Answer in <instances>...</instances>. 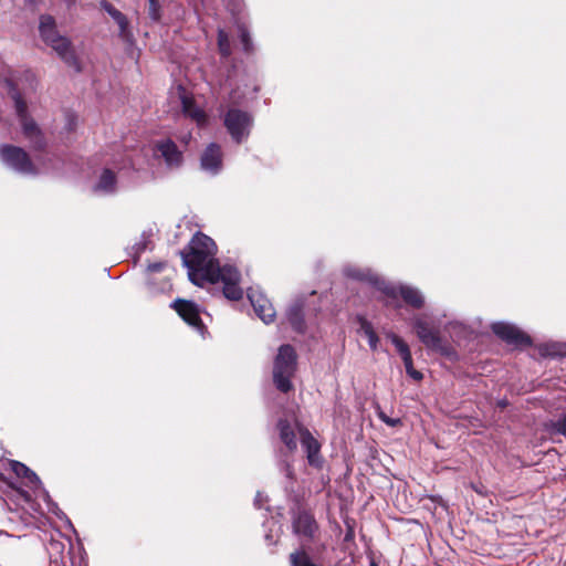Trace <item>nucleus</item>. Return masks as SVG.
Returning a JSON list of instances; mask_svg holds the SVG:
<instances>
[{
    "mask_svg": "<svg viewBox=\"0 0 566 566\" xmlns=\"http://www.w3.org/2000/svg\"><path fill=\"white\" fill-rule=\"evenodd\" d=\"M359 324H360V329L364 332L365 336L368 338V344L370 346V349L376 350L378 342H379V337H378L377 333L375 332L371 323L368 322L366 318L360 317Z\"/></svg>",
    "mask_w": 566,
    "mask_h": 566,
    "instance_id": "a878e982",
    "label": "nucleus"
},
{
    "mask_svg": "<svg viewBox=\"0 0 566 566\" xmlns=\"http://www.w3.org/2000/svg\"><path fill=\"white\" fill-rule=\"evenodd\" d=\"M380 418L384 422H386L387 424L391 426V427H396L400 420L399 419H392V418H389L387 417L386 415L381 413L380 415Z\"/></svg>",
    "mask_w": 566,
    "mask_h": 566,
    "instance_id": "c9c22d12",
    "label": "nucleus"
},
{
    "mask_svg": "<svg viewBox=\"0 0 566 566\" xmlns=\"http://www.w3.org/2000/svg\"><path fill=\"white\" fill-rule=\"evenodd\" d=\"M297 370V354L290 344L279 347L277 355L273 363V382L275 388L287 394L294 389L292 378Z\"/></svg>",
    "mask_w": 566,
    "mask_h": 566,
    "instance_id": "7ed1b4c3",
    "label": "nucleus"
},
{
    "mask_svg": "<svg viewBox=\"0 0 566 566\" xmlns=\"http://www.w3.org/2000/svg\"><path fill=\"white\" fill-rule=\"evenodd\" d=\"M258 506H261V499L256 500V503H255Z\"/></svg>",
    "mask_w": 566,
    "mask_h": 566,
    "instance_id": "a19ab883",
    "label": "nucleus"
},
{
    "mask_svg": "<svg viewBox=\"0 0 566 566\" xmlns=\"http://www.w3.org/2000/svg\"><path fill=\"white\" fill-rule=\"evenodd\" d=\"M308 566H317V565H315L314 563H312V564H311V565H308Z\"/></svg>",
    "mask_w": 566,
    "mask_h": 566,
    "instance_id": "c03bdc74",
    "label": "nucleus"
},
{
    "mask_svg": "<svg viewBox=\"0 0 566 566\" xmlns=\"http://www.w3.org/2000/svg\"><path fill=\"white\" fill-rule=\"evenodd\" d=\"M350 276L356 279V280H359V281L368 282L375 289H376V284L374 283V279H380L376 274H373V273H369V272H365V271H361V270H355V271L350 272Z\"/></svg>",
    "mask_w": 566,
    "mask_h": 566,
    "instance_id": "2f4dec72",
    "label": "nucleus"
},
{
    "mask_svg": "<svg viewBox=\"0 0 566 566\" xmlns=\"http://www.w3.org/2000/svg\"><path fill=\"white\" fill-rule=\"evenodd\" d=\"M1 160L12 169L22 174H35L36 169L29 154L21 147L13 145L0 146Z\"/></svg>",
    "mask_w": 566,
    "mask_h": 566,
    "instance_id": "6e6552de",
    "label": "nucleus"
},
{
    "mask_svg": "<svg viewBox=\"0 0 566 566\" xmlns=\"http://www.w3.org/2000/svg\"><path fill=\"white\" fill-rule=\"evenodd\" d=\"M411 499H412L415 502H419V497H417V496H413V497H411Z\"/></svg>",
    "mask_w": 566,
    "mask_h": 566,
    "instance_id": "79ce46f5",
    "label": "nucleus"
},
{
    "mask_svg": "<svg viewBox=\"0 0 566 566\" xmlns=\"http://www.w3.org/2000/svg\"><path fill=\"white\" fill-rule=\"evenodd\" d=\"M301 443L306 452L307 462L311 467L321 469L324 463V459L321 455V443L313 437V434L306 428L300 429Z\"/></svg>",
    "mask_w": 566,
    "mask_h": 566,
    "instance_id": "dca6fc26",
    "label": "nucleus"
},
{
    "mask_svg": "<svg viewBox=\"0 0 566 566\" xmlns=\"http://www.w3.org/2000/svg\"><path fill=\"white\" fill-rule=\"evenodd\" d=\"M170 307L176 311L184 322L196 331L200 333L206 331V325L200 317V310L195 302L185 298H176Z\"/></svg>",
    "mask_w": 566,
    "mask_h": 566,
    "instance_id": "f8f14e48",
    "label": "nucleus"
},
{
    "mask_svg": "<svg viewBox=\"0 0 566 566\" xmlns=\"http://www.w3.org/2000/svg\"><path fill=\"white\" fill-rule=\"evenodd\" d=\"M165 264L161 262L153 263L148 265V271L154 272H160L164 269Z\"/></svg>",
    "mask_w": 566,
    "mask_h": 566,
    "instance_id": "e433bc0d",
    "label": "nucleus"
},
{
    "mask_svg": "<svg viewBox=\"0 0 566 566\" xmlns=\"http://www.w3.org/2000/svg\"><path fill=\"white\" fill-rule=\"evenodd\" d=\"M218 50L223 57H229L232 53L228 33L220 29L217 34Z\"/></svg>",
    "mask_w": 566,
    "mask_h": 566,
    "instance_id": "bb28decb",
    "label": "nucleus"
},
{
    "mask_svg": "<svg viewBox=\"0 0 566 566\" xmlns=\"http://www.w3.org/2000/svg\"><path fill=\"white\" fill-rule=\"evenodd\" d=\"M148 17L158 22L161 19V6L158 0H148Z\"/></svg>",
    "mask_w": 566,
    "mask_h": 566,
    "instance_id": "7c9ffc66",
    "label": "nucleus"
},
{
    "mask_svg": "<svg viewBox=\"0 0 566 566\" xmlns=\"http://www.w3.org/2000/svg\"><path fill=\"white\" fill-rule=\"evenodd\" d=\"M116 175L113 170L106 168L103 170L97 185L95 186V190H101L105 192H113L116 187Z\"/></svg>",
    "mask_w": 566,
    "mask_h": 566,
    "instance_id": "393cba45",
    "label": "nucleus"
},
{
    "mask_svg": "<svg viewBox=\"0 0 566 566\" xmlns=\"http://www.w3.org/2000/svg\"><path fill=\"white\" fill-rule=\"evenodd\" d=\"M182 112L198 124H205L207 122V114L203 109L196 105L192 97L182 96L181 98Z\"/></svg>",
    "mask_w": 566,
    "mask_h": 566,
    "instance_id": "5701e85b",
    "label": "nucleus"
},
{
    "mask_svg": "<svg viewBox=\"0 0 566 566\" xmlns=\"http://www.w3.org/2000/svg\"><path fill=\"white\" fill-rule=\"evenodd\" d=\"M307 544L302 543V549L294 552L290 555V562L292 566H308L312 560L305 551Z\"/></svg>",
    "mask_w": 566,
    "mask_h": 566,
    "instance_id": "cd10ccee",
    "label": "nucleus"
},
{
    "mask_svg": "<svg viewBox=\"0 0 566 566\" xmlns=\"http://www.w3.org/2000/svg\"><path fill=\"white\" fill-rule=\"evenodd\" d=\"M3 480V474L0 472V481Z\"/></svg>",
    "mask_w": 566,
    "mask_h": 566,
    "instance_id": "37998d69",
    "label": "nucleus"
},
{
    "mask_svg": "<svg viewBox=\"0 0 566 566\" xmlns=\"http://www.w3.org/2000/svg\"><path fill=\"white\" fill-rule=\"evenodd\" d=\"M223 295L230 301H239L243 297V290L239 283L223 285Z\"/></svg>",
    "mask_w": 566,
    "mask_h": 566,
    "instance_id": "c85d7f7f",
    "label": "nucleus"
},
{
    "mask_svg": "<svg viewBox=\"0 0 566 566\" xmlns=\"http://www.w3.org/2000/svg\"><path fill=\"white\" fill-rule=\"evenodd\" d=\"M154 157L163 159L168 168H179L184 163V154L170 138L155 140L153 144Z\"/></svg>",
    "mask_w": 566,
    "mask_h": 566,
    "instance_id": "9b49d317",
    "label": "nucleus"
},
{
    "mask_svg": "<svg viewBox=\"0 0 566 566\" xmlns=\"http://www.w3.org/2000/svg\"><path fill=\"white\" fill-rule=\"evenodd\" d=\"M491 331L501 340L516 348L531 347L533 344V340L530 335L520 329L517 326L510 323H493L491 325Z\"/></svg>",
    "mask_w": 566,
    "mask_h": 566,
    "instance_id": "9d476101",
    "label": "nucleus"
},
{
    "mask_svg": "<svg viewBox=\"0 0 566 566\" xmlns=\"http://www.w3.org/2000/svg\"><path fill=\"white\" fill-rule=\"evenodd\" d=\"M248 296L255 314L265 324L272 323L275 317V310L272 306L271 302L261 294H249Z\"/></svg>",
    "mask_w": 566,
    "mask_h": 566,
    "instance_id": "6ab92c4d",
    "label": "nucleus"
},
{
    "mask_svg": "<svg viewBox=\"0 0 566 566\" xmlns=\"http://www.w3.org/2000/svg\"><path fill=\"white\" fill-rule=\"evenodd\" d=\"M9 464L12 472L21 480L22 484L28 488L30 492H33L36 495H49L38 474L29 467L15 460H11Z\"/></svg>",
    "mask_w": 566,
    "mask_h": 566,
    "instance_id": "ddd939ff",
    "label": "nucleus"
},
{
    "mask_svg": "<svg viewBox=\"0 0 566 566\" xmlns=\"http://www.w3.org/2000/svg\"><path fill=\"white\" fill-rule=\"evenodd\" d=\"M293 531L302 537V543L315 542L319 536V526L313 514L298 507L293 515Z\"/></svg>",
    "mask_w": 566,
    "mask_h": 566,
    "instance_id": "1a4fd4ad",
    "label": "nucleus"
},
{
    "mask_svg": "<svg viewBox=\"0 0 566 566\" xmlns=\"http://www.w3.org/2000/svg\"><path fill=\"white\" fill-rule=\"evenodd\" d=\"M412 329L419 340L430 350L437 352L446 357L454 355L453 348L443 342L439 328L422 317L412 321Z\"/></svg>",
    "mask_w": 566,
    "mask_h": 566,
    "instance_id": "39448f33",
    "label": "nucleus"
},
{
    "mask_svg": "<svg viewBox=\"0 0 566 566\" xmlns=\"http://www.w3.org/2000/svg\"><path fill=\"white\" fill-rule=\"evenodd\" d=\"M66 2V6L70 8L76 3V0H64Z\"/></svg>",
    "mask_w": 566,
    "mask_h": 566,
    "instance_id": "4c0bfd02",
    "label": "nucleus"
},
{
    "mask_svg": "<svg viewBox=\"0 0 566 566\" xmlns=\"http://www.w3.org/2000/svg\"><path fill=\"white\" fill-rule=\"evenodd\" d=\"M223 125L232 140L237 144H241L247 140L250 135L253 117L245 111L229 108L223 116Z\"/></svg>",
    "mask_w": 566,
    "mask_h": 566,
    "instance_id": "423d86ee",
    "label": "nucleus"
},
{
    "mask_svg": "<svg viewBox=\"0 0 566 566\" xmlns=\"http://www.w3.org/2000/svg\"><path fill=\"white\" fill-rule=\"evenodd\" d=\"M277 430L280 432V439L285 444L290 452H293L297 448L296 436L287 419H280L277 421Z\"/></svg>",
    "mask_w": 566,
    "mask_h": 566,
    "instance_id": "4be33fe9",
    "label": "nucleus"
},
{
    "mask_svg": "<svg viewBox=\"0 0 566 566\" xmlns=\"http://www.w3.org/2000/svg\"><path fill=\"white\" fill-rule=\"evenodd\" d=\"M552 428L555 432L566 436V412L552 423Z\"/></svg>",
    "mask_w": 566,
    "mask_h": 566,
    "instance_id": "473e14b6",
    "label": "nucleus"
},
{
    "mask_svg": "<svg viewBox=\"0 0 566 566\" xmlns=\"http://www.w3.org/2000/svg\"><path fill=\"white\" fill-rule=\"evenodd\" d=\"M286 471H287V474L290 475L291 474V467H290V464L286 465Z\"/></svg>",
    "mask_w": 566,
    "mask_h": 566,
    "instance_id": "ea45409f",
    "label": "nucleus"
},
{
    "mask_svg": "<svg viewBox=\"0 0 566 566\" xmlns=\"http://www.w3.org/2000/svg\"><path fill=\"white\" fill-rule=\"evenodd\" d=\"M7 84L9 86V95L14 102L15 113L24 137L30 142L33 149L44 150L46 146L45 137L35 120L29 115L25 99L12 81H7Z\"/></svg>",
    "mask_w": 566,
    "mask_h": 566,
    "instance_id": "f03ea898",
    "label": "nucleus"
},
{
    "mask_svg": "<svg viewBox=\"0 0 566 566\" xmlns=\"http://www.w3.org/2000/svg\"><path fill=\"white\" fill-rule=\"evenodd\" d=\"M216 242L202 232H197L188 245L180 251L184 265L188 269L189 279L197 285H202L206 272L218 261Z\"/></svg>",
    "mask_w": 566,
    "mask_h": 566,
    "instance_id": "f257e3e1",
    "label": "nucleus"
},
{
    "mask_svg": "<svg viewBox=\"0 0 566 566\" xmlns=\"http://www.w3.org/2000/svg\"><path fill=\"white\" fill-rule=\"evenodd\" d=\"M49 46L56 52L59 57L76 73L82 72V65L72 41L66 36L57 38L55 41L49 44Z\"/></svg>",
    "mask_w": 566,
    "mask_h": 566,
    "instance_id": "4468645a",
    "label": "nucleus"
},
{
    "mask_svg": "<svg viewBox=\"0 0 566 566\" xmlns=\"http://www.w3.org/2000/svg\"><path fill=\"white\" fill-rule=\"evenodd\" d=\"M0 511H8L25 523H30L29 517L36 518L38 515H43L35 497H0Z\"/></svg>",
    "mask_w": 566,
    "mask_h": 566,
    "instance_id": "0eeeda50",
    "label": "nucleus"
},
{
    "mask_svg": "<svg viewBox=\"0 0 566 566\" xmlns=\"http://www.w3.org/2000/svg\"><path fill=\"white\" fill-rule=\"evenodd\" d=\"M376 289L381 292L387 298L386 306H392L399 308L398 297H401L403 302L412 308L420 310L424 305V298L420 291L409 285H394L386 282L382 279H374Z\"/></svg>",
    "mask_w": 566,
    "mask_h": 566,
    "instance_id": "20e7f679",
    "label": "nucleus"
},
{
    "mask_svg": "<svg viewBox=\"0 0 566 566\" xmlns=\"http://www.w3.org/2000/svg\"><path fill=\"white\" fill-rule=\"evenodd\" d=\"M200 163L202 169L217 172L222 166L221 146L217 143L209 144L201 155Z\"/></svg>",
    "mask_w": 566,
    "mask_h": 566,
    "instance_id": "a211bd4d",
    "label": "nucleus"
},
{
    "mask_svg": "<svg viewBox=\"0 0 566 566\" xmlns=\"http://www.w3.org/2000/svg\"><path fill=\"white\" fill-rule=\"evenodd\" d=\"M405 368H406V373H407V375L409 377H411L412 379H415L417 381L422 380V378H423L422 373H420L419 370L415 369L413 364L407 365V366H405Z\"/></svg>",
    "mask_w": 566,
    "mask_h": 566,
    "instance_id": "72a5a7b5",
    "label": "nucleus"
},
{
    "mask_svg": "<svg viewBox=\"0 0 566 566\" xmlns=\"http://www.w3.org/2000/svg\"><path fill=\"white\" fill-rule=\"evenodd\" d=\"M388 338L395 345L398 354L400 355L403 361V365L407 366L413 364L412 355L408 344L395 333L388 334Z\"/></svg>",
    "mask_w": 566,
    "mask_h": 566,
    "instance_id": "b1692460",
    "label": "nucleus"
},
{
    "mask_svg": "<svg viewBox=\"0 0 566 566\" xmlns=\"http://www.w3.org/2000/svg\"><path fill=\"white\" fill-rule=\"evenodd\" d=\"M99 7L105 10L118 24L119 27V36L126 41L130 42L133 40V34L129 30V21L127 17L120 12L118 9H116L111 2L107 0H102L99 2Z\"/></svg>",
    "mask_w": 566,
    "mask_h": 566,
    "instance_id": "f3484780",
    "label": "nucleus"
},
{
    "mask_svg": "<svg viewBox=\"0 0 566 566\" xmlns=\"http://www.w3.org/2000/svg\"><path fill=\"white\" fill-rule=\"evenodd\" d=\"M286 315L293 331L298 334H304L306 332V323L304 319L302 302H295L293 305H291Z\"/></svg>",
    "mask_w": 566,
    "mask_h": 566,
    "instance_id": "412c9836",
    "label": "nucleus"
},
{
    "mask_svg": "<svg viewBox=\"0 0 566 566\" xmlns=\"http://www.w3.org/2000/svg\"><path fill=\"white\" fill-rule=\"evenodd\" d=\"M39 32L46 45L62 36L57 31L55 19L50 14H42L40 17Z\"/></svg>",
    "mask_w": 566,
    "mask_h": 566,
    "instance_id": "aec40b11",
    "label": "nucleus"
},
{
    "mask_svg": "<svg viewBox=\"0 0 566 566\" xmlns=\"http://www.w3.org/2000/svg\"><path fill=\"white\" fill-rule=\"evenodd\" d=\"M19 495L24 496V495H29V493L25 491H21V492H19Z\"/></svg>",
    "mask_w": 566,
    "mask_h": 566,
    "instance_id": "58836bf2",
    "label": "nucleus"
},
{
    "mask_svg": "<svg viewBox=\"0 0 566 566\" xmlns=\"http://www.w3.org/2000/svg\"><path fill=\"white\" fill-rule=\"evenodd\" d=\"M239 31H240V41H241L243 51L248 54L252 53L253 52V43H252V39L250 36L249 31L247 30L245 27H240Z\"/></svg>",
    "mask_w": 566,
    "mask_h": 566,
    "instance_id": "c756f323",
    "label": "nucleus"
},
{
    "mask_svg": "<svg viewBox=\"0 0 566 566\" xmlns=\"http://www.w3.org/2000/svg\"><path fill=\"white\" fill-rule=\"evenodd\" d=\"M240 281L241 273L235 266L229 264L220 266L219 261H217L216 264L213 266L210 265V270L206 272V276L203 277L202 283L222 282L223 285H227L232 283H240Z\"/></svg>",
    "mask_w": 566,
    "mask_h": 566,
    "instance_id": "2eb2a0df",
    "label": "nucleus"
},
{
    "mask_svg": "<svg viewBox=\"0 0 566 566\" xmlns=\"http://www.w3.org/2000/svg\"><path fill=\"white\" fill-rule=\"evenodd\" d=\"M394 499V505L399 509L401 512H407L408 509L411 506V505H408L407 504V500L408 497H392Z\"/></svg>",
    "mask_w": 566,
    "mask_h": 566,
    "instance_id": "f704fd0d",
    "label": "nucleus"
}]
</instances>
